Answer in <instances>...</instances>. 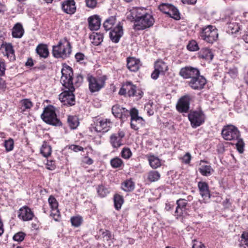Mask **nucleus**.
Instances as JSON below:
<instances>
[{"label":"nucleus","mask_w":248,"mask_h":248,"mask_svg":"<svg viewBox=\"0 0 248 248\" xmlns=\"http://www.w3.org/2000/svg\"><path fill=\"white\" fill-rule=\"evenodd\" d=\"M155 22L153 16L144 11L142 16L134 22L133 29L136 31H140L150 28Z\"/></svg>","instance_id":"5"},{"label":"nucleus","mask_w":248,"mask_h":248,"mask_svg":"<svg viewBox=\"0 0 248 248\" xmlns=\"http://www.w3.org/2000/svg\"><path fill=\"white\" fill-rule=\"evenodd\" d=\"M124 202V199L122 196L119 194H115L114 196V206L116 209L119 210Z\"/></svg>","instance_id":"37"},{"label":"nucleus","mask_w":248,"mask_h":248,"mask_svg":"<svg viewBox=\"0 0 248 248\" xmlns=\"http://www.w3.org/2000/svg\"><path fill=\"white\" fill-rule=\"evenodd\" d=\"M222 138L226 140L236 141V146L240 153L244 152V142L239 130L236 126L230 124L224 126L221 130Z\"/></svg>","instance_id":"2"},{"label":"nucleus","mask_w":248,"mask_h":248,"mask_svg":"<svg viewBox=\"0 0 248 248\" xmlns=\"http://www.w3.org/2000/svg\"><path fill=\"white\" fill-rule=\"evenodd\" d=\"M147 157L150 166L153 169H155L161 166L160 160L157 157L154 155H147Z\"/></svg>","instance_id":"27"},{"label":"nucleus","mask_w":248,"mask_h":248,"mask_svg":"<svg viewBox=\"0 0 248 248\" xmlns=\"http://www.w3.org/2000/svg\"><path fill=\"white\" fill-rule=\"evenodd\" d=\"M129 116L131 117V127L134 130H138L140 127L144 124V120L141 117L139 116V111L137 109L131 108Z\"/></svg>","instance_id":"10"},{"label":"nucleus","mask_w":248,"mask_h":248,"mask_svg":"<svg viewBox=\"0 0 248 248\" xmlns=\"http://www.w3.org/2000/svg\"><path fill=\"white\" fill-rule=\"evenodd\" d=\"M192 248H206L204 245L201 242L194 240V243L193 244Z\"/></svg>","instance_id":"63"},{"label":"nucleus","mask_w":248,"mask_h":248,"mask_svg":"<svg viewBox=\"0 0 248 248\" xmlns=\"http://www.w3.org/2000/svg\"><path fill=\"white\" fill-rule=\"evenodd\" d=\"M51 216L56 221H58L60 218V213L58 208L51 210Z\"/></svg>","instance_id":"53"},{"label":"nucleus","mask_w":248,"mask_h":248,"mask_svg":"<svg viewBox=\"0 0 248 248\" xmlns=\"http://www.w3.org/2000/svg\"><path fill=\"white\" fill-rule=\"evenodd\" d=\"M168 15L170 17L176 20H178L180 18V13L178 10L173 5H172L171 8H170V10Z\"/></svg>","instance_id":"39"},{"label":"nucleus","mask_w":248,"mask_h":248,"mask_svg":"<svg viewBox=\"0 0 248 248\" xmlns=\"http://www.w3.org/2000/svg\"><path fill=\"white\" fill-rule=\"evenodd\" d=\"M62 10L65 13L69 15L73 14L76 10V7L74 0H66L61 4Z\"/></svg>","instance_id":"22"},{"label":"nucleus","mask_w":248,"mask_h":248,"mask_svg":"<svg viewBox=\"0 0 248 248\" xmlns=\"http://www.w3.org/2000/svg\"><path fill=\"white\" fill-rule=\"evenodd\" d=\"M119 131L118 133L112 135L110 137V142L114 148H118L123 144L122 139L124 137L125 133L123 131Z\"/></svg>","instance_id":"20"},{"label":"nucleus","mask_w":248,"mask_h":248,"mask_svg":"<svg viewBox=\"0 0 248 248\" xmlns=\"http://www.w3.org/2000/svg\"><path fill=\"white\" fill-rule=\"evenodd\" d=\"M172 6V5L170 4L162 3L159 5L158 8L163 13L168 15Z\"/></svg>","instance_id":"43"},{"label":"nucleus","mask_w":248,"mask_h":248,"mask_svg":"<svg viewBox=\"0 0 248 248\" xmlns=\"http://www.w3.org/2000/svg\"><path fill=\"white\" fill-rule=\"evenodd\" d=\"M160 74H161L159 72L156 71L155 69L151 74V78L153 79H156Z\"/></svg>","instance_id":"64"},{"label":"nucleus","mask_w":248,"mask_h":248,"mask_svg":"<svg viewBox=\"0 0 248 248\" xmlns=\"http://www.w3.org/2000/svg\"><path fill=\"white\" fill-rule=\"evenodd\" d=\"M87 80L90 91L92 93H94L100 91L104 87L106 78L104 77L95 78L88 75Z\"/></svg>","instance_id":"8"},{"label":"nucleus","mask_w":248,"mask_h":248,"mask_svg":"<svg viewBox=\"0 0 248 248\" xmlns=\"http://www.w3.org/2000/svg\"><path fill=\"white\" fill-rule=\"evenodd\" d=\"M48 202L51 210L58 208V202L54 196H50L48 198Z\"/></svg>","instance_id":"44"},{"label":"nucleus","mask_w":248,"mask_h":248,"mask_svg":"<svg viewBox=\"0 0 248 248\" xmlns=\"http://www.w3.org/2000/svg\"><path fill=\"white\" fill-rule=\"evenodd\" d=\"M52 53L57 59L65 60L69 58L72 53L71 43L66 37L61 39L57 45L53 46Z\"/></svg>","instance_id":"3"},{"label":"nucleus","mask_w":248,"mask_h":248,"mask_svg":"<svg viewBox=\"0 0 248 248\" xmlns=\"http://www.w3.org/2000/svg\"><path fill=\"white\" fill-rule=\"evenodd\" d=\"M228 28L232 30V32H236L238 31L239 27L238 25L235 23H232L231 22H228Z\"/></svg>","instance_id":"57"},{"label":"nucleus","mask_w":248,"mask_h":248,"mask_svg":"<svg viewBox=\"0 0 248 248\" xmlns=\"http://www.w3.org/2000/svg\"><path fill=\"white\" fill-rule=\"evenodd\" d=\"M132 155V153L129 148H124L121 152V156L124 159H128Z\"/></svg>","instance_id":"50"},{"label":"nucleus","mask_w":248,"mask_h":248,"mask_svg":"<svg viewBox=\"0 0 248 248\" xmlns=\"http://www.w3.org/2000/svg\"><path fill=\"white\" fill-rule=\"evenodd\" d=\"M123 35V27L120 22L116 27L111 29L109 32L110 39L112 42L115 43H117L119 42Z\"/></svg>","instance_id":"19"},{"label":"nucleus","mask_w":248,"mask_h":248,"mask_svg":"<svg viewBox=\"0 0 248 248\" xmlns=\"http://www.w3.org/2000/svg\"><path fill=\"white\" fill-rule=\"evenodd\" d=\"M51 148L46 142H44L41 148V153L45 157H47L51 154Z\"/></svg>","instance_id":"35"},{"label":"nucleus","mask_w":248,"mask_h":248,"mask_svg":"<svg viewBox=\"0 0 248 248\" xmlns=\"http://www.w3.org/2000/svg\"><path fill=\"white\" fill-rule=\"evenodd\" d=\"M153 105V102H149L145 105L144 110L146 111L149 116H152L154 113Z\"/></svg>","instance_id":"49"},{"label":"nucleus","mask_w":248,"mask_h":248,"mask_svg":"<svg viewBox=\"0 0 248 248\" xmlns=\"http://www.w3.org/2000/svg\"><path fill=\"white\" fill-rule=\"evenodd\" d=\"M75 57L77 61L78 62H81L82 61L84 60L85 58V55L81 52L77 53Z\"/></svg>","instance_id":"61"},{"label":"nucleus","mask_w":248,"mask_h":248,"mask_svg":"<svg viewBox=\"0 0 248 248\" xmlns=\"http://www.w3.org/2000/svg\"><path fill=\"white\" fill-rule=\"evenodd\" d=\"M20 103L22 107H23L24 109H30L33 106L32 103L29 99H22L20 101Z\"/></svg>","instance_id":"48"},{"label":"nucleus","mask_w":248,"mask_h":248,"mask_svg":"<svg viewBox=\"0 0 248 248\" xmlns=\"http://www.w3.org/2000/svg\"><path fill=\"white\" fill-rule=\"evenodd\" d=\"M70 220L72 226L78 227L81 224L83 219L81 217L78 216L72 217Z\"/></svg>","instance_id":"40"},{"label":"nucleus","mask_w":248,"mask_h":248,"mask_svg":"<svg viewBox=\"0 0 248 248\" xmlns=\"http://www.w3.org/2000/svg\"><path fill=\"white\" fill-rule=\"evenodd\" d=\"M119 94L128 97H136L138 99H140L143 95V92L140 89H137L136 85L131 82L128 81L125 83L120 89Z\"/></svg>","instance_id":"4"},{"label":"nucleus","mask_w":248,"mask_h":248,"mask_svg":"<svg viewBox=\"0 0 248 248\" xmlns=\"http://www.w3.org/2000/svg\"><path fill=\"white\" fill-rule=\"evenodd\" d=\"M103 34L99 32H93L90 35V39L92 40V43L95 46L100 45L103 40Z\"/></svg>","instance_id":"29"},{"label":"nucleus","mask_w":248,"mask_h":248,"mask_svg":"<svg viewBox=\"0 0 248 248\" xmlns=\"http://www.w3.org/2000/svg\"><path fill=\"white\" fill-rule=\"evenodd\" d=\"M46 168L47 169L51 170H55L56 168L55 161L52 160H47V162L46 163Z\"/></svg>","instance_id":"55"},{"label":"nucleus","mask_w":248,"mask_h":248,"mask_svg":"<svg viewBox=\"0 0 248 248\" xmlns=\"http://www.w3.org/2000/svg\"><path fill=\"white\" fill-rule=\"evenodd\" d=\"M191 156L189 153H186L182 157V161L188 164L191 160Z\"/></svg>","instance_id":"60"},{"label":"nucleus","mask_w":248,"mask_h":248,"mask_svg":"<svg viewBox=\"0 0 248 248\" xmlns=\"http://www.w3.org/2000/svg\"><path fill=\"white\" fill-rule=\"evenodd\" d=\"M1 47L4 49L5 55L10 61H14L15 60V56L14 54V50L11 44L6 43L2 45Z\"/></svg>","instance_id":"26"},{"label":"nucleus","mask_w":248,"mask_h":248,"mask_svg":"<svg viewBox=\"0 0 248 248\" xmlns=\"http://www.w3.org/2000/svg\"><path fill=\"white\" fill-rule=\"evenodd\" d=\"M61 73L60 81L64 89L59 95V99L63 105L71 106L75 104V97L73 93L75 89L72 82L73 69L70 66L64 64Z\"/></svg>","instance_id":"1"},{"label":"nucleus","mask_w":248,"mask_h":248,"mask_svg":"<svg viewBox=\"0 0 248 248\" xmlns=\"http://www.w3.org/2000/svg\"><path fill=\"white\" fill-rule=\"evenodd\" d=\"M176 205L174 214L176 218L178 219L188 215L187 202L186 201L183 199H179L176 201Z\"/></svg>","instance_id":"13"},{"label":"nucleus","mask_w":248,"mask_h":248,"mask_svg":"<svg viewBox=\"0 0 248 248\" xmlns=\"http://www.w3.org/2000/svg\"><path fill=\"white\" fill-rule=\"evenodd\" d=\"M121 187L125 191H131L134 189L135 184L131 180H127L122 184Z\"/></svg>","instance_id":"34"},{"label":"nucleus","mask_w":248,"mask_h":248,"mask_svg":"<svg viewBox=\"0 0 248 248\" xmlns=\"http://www.w3.org/2000/svg\"><path fill=\"white\" fill-rule=\"evenodd\" d=\"M102 235L104 238V240H106L107 241H110L111 235L110 232L109 231L105 230L103 231L102 233Z\"/></svg>","instance_id":"58"},{"label":"nucleus","mask_w":248,"mask_h":248,"mask_svg":"<svg viewBox=\"0 0 248 248\" xmlns=\"http://www.w3.org/2000/svg\"><path fill=\"white\" fill-rule=\"evenodd\" d=\"M200 36L206 42L212 44L218 38L217 30L215 27L209 25L202 28Z\"/></svg>","instance_id":"7"},{"label":"nucleus","mask_w":248,"mask_h":248,"mask_svg":"<svg viewBox=\"0 0 248 248\" xmlns=\"http://www.w3.org/2000/svg\"><path fill=\"white\" fill-rule=\"evenodd\" d=\"M199 172L204 176H208L214 172V170L210 165H201L199 168Z\"/></svg>","instance_id":"32"},{"label":"nucleus","mask_w":248,"mask_h":248,"mask_svg":"<svg viewBox=\"0 0 248 248\" xmlns=\"http://www.w3.org/2000/svg\"><path fill=\"white\" fill-rule=\"evenodd\" d=\"M206 83V79L200 74L188 81V86L193 90L196 91L203 89Z\"/></svg>","instance_id":"11"},{"label":"nucleus","mask_w":248,"mask_h":248,"mask_svg":"<svg viewBox=\"0 0 248 248\" xmlns=\"http://www.w3.org/2000/svg\"><path fill=\"white\" fill-rule=\"evenodd\" d=\"M241 242L248 246V232H244L241 235Z\"/></svg>","instance_id":"56"},{"label":"nucleus","mask_w":248,"mask_h":248,"mask_svg":"<svg viewBox=\"0 0 248 248\" xmlns=\"http://www.w3.org/2000/svg\"><path fill=\"white\" fill-rule=\"evenodd\" d=\"M42 120L46 123L53 125L59 126L61 122L58 119L54 108L52 106L46 108L41 115Z\"/></svg>","instance_id":"6"},{"label":"nucleus","mask_w":248,"mask_h":248,"mask_svg":"<svg viewBox=\"0 0 248 248\" xmlns=\"http://www.w3.org/2000/svg\"><path fill=\"white\" fill-rule=\"evenodd\" d=\"M112 123L109 119H98L94 122L93 129L97 132L105 133L109 130Z\"/></svg>","instance_id":"12"},{"label":"nucleus","mask_w":248,"mask_h":248,"mask_svg":"<svg viewBox=\"0 0 248 248\" xmlns=\"http://www.w3.org/2000/svg\"><path fill=\"white\" fill-rule=\"evenodd\" d=\"M67 121L69 125L72 129L77 128L79 124V122L76 117L69 116Z\"/></svg>","instance_id":"38"},{"label":"nucleus","mask_w":248,"mask_h":248,"mask_svg":"<svg viewBox=\"0 0 248 248\" xmlns=\"http://www.w3.org/2000/svg\"><path fill=\"white\" fill-rule=\"evenodd\" d=\"M140 66V61L133 57L128 58L127 59V68L132 72L138 70Z\"/></svg>","instance_id":"24"},{"label":"nucleus","mask_w":248,"mask_h":248,"mask_svg":"<svg viewBox=\"0 0 248 248\" xmlns=\"http://www.w3.org/2000/svg\"><path fill=\"white\" fill-rule=\"evenodd\" d=\"M160 177L159 173L156 170H152L149 172L148 174V179L151 182L158 181Z\"/></svg>","instance_id":"36"},{"label":"nucleus","mask_w":248,"mask_h":248,"mask_svg":"<svg viewBox=\"0 0 248 248\" xmlns=\"http://www.w3.org/2000/svg\"><path fill=\"white\" fill-rule=\"evenodd\" d=\"M199 57L207 61H211L214 55L211 50L208 48H203L199 52Z\"/></svg>","instance_id":"28"},{"label":"nucleus","mask_w":248,"mask_h":248,"mask_svg":"<svg viewBox=\"0 0 248 248\" xmlns=\"http://www.w3.org/2000/svg\"><path fill=\"white\" fill-rule=\"evenodd\" d=\"M18 217L24 221H28L32 219L34 214L31 209L27 206L21 207L18 211Z\"/></svg>","instance_id":"17"},{"label":"nucleus","mask_w":248,"mask_h":248,"mask_svg":"<svg viewBox=\"0 0 248 248\" xmlns=\"http://www.w3.org/2000/svg\"><path fill=\"white\" fill-rule=\"evenodd\" d=\"M116 18L115 16H111L108 18L103 23V27L104 29L108 31L112 29L113 26L116 23Z\"/></svg>","instance_id":"30"},{"label":"nucleus","mask_w":248,"mask_h":248,"mask_svg":"<svg viewBox=\"0 0 248 248\" xmlns=\"http://www.w3.org/2000/svg\"><path fill=\"white\" fill-rule=\"evenodd\" d=\"M146 9L143 7H132L126 13L127 18L131 21L136 22L142 15Z\"/></svg>","instance_id":"18"},{"label":"nucleus","mask_w":248,"mask_h":248,"mask_svg":"<svg viewBox=\"0 0 248 248\" xmlns=\"http://www.w3.org/2000/svg\"><path fill=\"white\" fill-rule=\"evenodd\" d=\"M36 51L37 53L42 58H46L49 54L47 47L45 45H39L36 48Z\"/></svg>","instance_id":"31"},{"label":"nucleus","mask_w":248,"mask_h":248,"mask_svg":"<svg viewBox=\"0 0 248 248\" xmlns=\"http://www.w3.org/2000/svg\"><path fill=\"white\" fill-rule=\"evenodd\" d=\"M25 234L23 232H18L16 233L13 236V239L17 242L22 241L25 238Z\"/></svg>","instance_id":"52"},{"label":"nucleus","mask_w":248,"mask_h":248,"mask_svg":"<svg viewBox=\"0 0 248 248\" xmlns=\"http://www.w3.org/2000/svg\"><path fill=\"white\" fill-rule=\"evenodd\" d=\"M24 32L22 25L19 23H16L12 29V36L14 38H20Z\"/></svg>","instance_id":"25"},{"label":"nucleus","mask_w":248,"mask_h":248,"mask_svg":"<svg viewBox=\"0 0 248 248\" xmlns=\"http://www.w3.org/2000/svg\"><path fill=\"white\" fill-rule=\"evenodd\" d=\"M5 70V63L3 62H0V77L4 75Z\"/></svg>","instance_id":"62"},{"label":"nucleus","mask_w":248,"mask_h":248,"mask_svg":"<svg viewBox=\"0 0 248 248\" xmlns=\"http://www.w3.org/2000/svg\"><path fill=\"white\" fill-rule=\"evenodd\" d=\"M72 77H73V74L72 75ZM83 76L81 74H78L76 75V77L74 78L72 77V82L74 84H74L75 86H79L81 83H82L83 81Z\"/></svg>","instance_id":"47"},{"label":"nucleus","mask_w":248,"mask_h":248,"mask_svg":"<svg viewBox=\"0 0 248 248\" xmlns=\"http://www.w3.org/2000/svg\"><path fill=\"white\" fill-rule=\"evenodd\" d=\"M155 69L161 74H164L165 72L168 70V66L164 62L158 61L155 64Z\"/></svg>","instance_id":"33"},{"label":"nucleus","mask_w":248,"mask_h":248,"mask_svg":"<svg viewBox=\"0 0 248 248\" xmlns=\"http://www.w3.org/2000/svg\"><path fill=\"white\" fill-rule=\"evenodd\" d=\"M202 201L201 200H198L197 201H194L192 203V208L194 212L199 213V210L202 208Z\"/></svg>","instance_id":"51"},{"label":"nucleus","mask_w":248,"mask_h":248,"mask_svg":"<svg viewBox=\"0 0 248 248\" xmlns=\"http://www.w3.org/2000/svg\"><path fill=\"white\" fill-rule=\"evenodd\" d=\"M89 27L91 30H98L101 25V19L97 15H93L88 18Z\"/></svg>","instance_id":"23"},{"label":"nucleus","mask_w":248,"mask_h":248,"mask_svg":"<svg viewBox=\"0 0 248 248\" xmlns=\"http://www.w3.org/2000/svg\"><path fill=\"white\" fill-rule=\"evenodd\" d=\"M198 187L200 194L204 201L203 202L205 203L206 201L209 200L211 197L208 185L205 182H199L198 184Z\"/></svg>","instance_id":"21"},{"label":"nucleus","mask_w":248,"mask_h":248,"mask_svg":"<svg viewBox=\"0 0 248 248\" xmlns=\"http://www.w3.org/2000/svg\"><path fill=\"white\" fill-rule=\"evenodd\" d=\"M112 113L115 117L120 119L123 122L126 120L130 115V111L119 105L112 107Z\"/></svg>","instance_id":"15"},{"label":"nucleus","mask_w":248,"mask_h":248,"mask_svg":"<svg viewBox=\"0 0 248 248\" xmlns=\"http://www.w3.org/2000/svg\"><path fill=\"white\" fill-rule=\"evenodd\" d=\"M192 97L189 95L182 96L176 105L177 110L180 112H187L189 109V102Z\"/></svg>","instance_id":"16"},{"label":"nucleus","mask_w":248,"mask_h":248,"mask_svg":"<svg viewBox=\"0 0 248 248\" xmlns=\"http://www.w3.org/2000/svg\"><path fill=\"white\" fill-rule=\"evenodd\" d=\"M110 164L112 168H118L121 167L123 165V162L121 158L115 157L110 160Z\"/></svg>","instance_id":"41"},{"label":"nucleus","mask_w":248,"mask_h":248,"mask_svg":"<svg viewBox=\"0 0 248 248\" xmlns=\"http://www.w3.org/2000/svg\"><path fill=\"white\" fill-rule=\"evenodd\" d=\"M200 74V70L197 68L190 66L182 68L179 72V75L184 79H191Z\"/></svg>","instance_id":"14"},{"label":"nucleus","mask_w":248,"mask_h":248,"mask_svg":"<svg viewBox=\"0 0 248 248\" xmlns=\"http://www.w3.org/2000/svg\"><path fill=\"white\" fill-rule=\"evenodd\" d=\"M4 146L7 152H10L13 150L14 146V141L13 139L9 138L4 141Z\"/></svg>","instance_id":"42"},{"label":"nucleus","mask_w":248,"mask_h":248,"mask_svg":"<svg viewBox=\"0 0 248 248\" xmlns=\"http://www.w3.org/2000/svg\"><path fill=\"white\" fill-rule=\"evenodd\" d=\"M188 119L192 127L196 128L205 121V116L201 110L192 111L188 114Z\"/></svg>","instance_id":"9"},{"label":"nucleus","mask_w":248,"mask_h":248,"mask_svg":"<svg viewBox=\"0 0 248 248\" xmlns=\"http://www.w3.org/2000/svg\"><path fill=\"white\" fill-rule=\"evenodd\" d=\"M97 193L100 197H104L109 193V191L104 186L101 185L98 186Z\"/></svg>","instance_id":"45"},{"label":"nucleus","mask_w":248,"mask_h":248,"mask_svg":"<svg viewBox=\"0 0 248 248\" xmlns=\"http://www.w3.org/2000/svg\"><path fill=\"white\" fill-rule=\"evenodd\" d=\"M69 149L75 152L83 151V148L81 146L77 145H71L69 146Z\"/></svg>","instance_id":"59"},{"label":"nucleus","mask_w":248,"mask_h":248,"mask_svg":"<svg viewBox=\"0 0 248 248\" xmlns=\"http://www.w3.org/2000/svg\"><path fill=\"white\" fill-rule=\"evenodd\" d=\"M187 48L191 51H196L199 49L198 45L195 40L189 41L187 46Z\"/></svg>","instance_id":"46"},{"label":"nucleus","mask_w":248,"mask_h":248,"mask_svg":"<svg viewBox=\"0 0 248 248\" xmlns=\"http://www.w3.org/2000/svg\"><path fill=\"white\" fill-rule=\"evenodd\" d=\"M98 0H85L86 6L90 8H95L97 5Z\"/></svg>","instance_id":"54"}]
</instances>
